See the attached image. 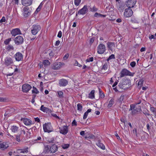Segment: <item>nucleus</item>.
<instances>
[{"instance_id":"nucleus-1","label":"nucleus","mask_w":156,"mask_h":156,"mask_svg":"<svg viewBox=\"0 0 156 156\" xmlns=\"http://www.w3.org/2000/svg\"><path fill=\"white\" fill-rule=\"evenodd\" d=\"M119 86L120 87L123 89L128 88L131 86V80L128 79H124L121 83L119 84Z\"/></svg>"},{"instance_id":"nucleus-2","label":"nucleus","mask_w":156,"mask_h":156,"mask_svg":"<svg viewBox=\"0 0 156 156\" xmlns=\"http://www.w3.org/2000/svg\"><path fill=\"white\" fill-rule=\"evenodd\" d=\"M43 128L45 132L49 133L53 131V129L51 124L50 122L45 123L43 125Z\"/></svg>"},{"instance_id":"nucleus-3","label":"nucleus","mask_w":156,"mask_h":156,"mask_svg":"<svg viewBox=\"0 0 156 156\" xmlns=\"http://www.w3.org/2000/svg\"><path fill=\"white\" fill-rule=\"evenodd\" d=\"M120 74V77L122 78L128 76H133L134 73L131 72L126 69H123L121 71Z\"/></svg>"},{"instance_id":"nucleus-4","label":"nucleus","mask_w":156,"mask_h":156,"mask_svg":"<svg viewBox=\"0 0 156 156\" xmlns=\"http://www.w3.org/2000/svg\"><path fill=\"white\" fill-rule=\"evenodd\" d=\"M41 27L38 25H34L31 27V33L34 35H36L40 30Z\"/></svg>"},{"instance_id":"nucleus-5","label":"nucleus","mask_w":156,"mask_h":156,"mask_svg":"<svg viewBox=\"0 0 156 156\" xmlns=\"http://www.w3.org/2000/svg\"><path fill=\"white\" fill-rule=\"evenodd\" d=\"M13 63L12 58L10 56H8L4 59V64L6 66L11 65Z\"/></svg>"},{"instance_id":"nucleus-6","label":"nucleus","mask_w":156,"mask_h":156,"mask_svg":"<svg viewBox=\"0 0 156 156\" xmlns=\"http://www.w3.org/2000/svg\"><path fill=\"white\" fill-rule=\"evenodd\" d=\"M133 14V11L130 8L126 9L124 13V16L126 18L131 17Z\"/></svg>"},{"instance_id":"nucleus-7","label":"nucleus","mask_w":156,"mask_h":156,"mask_svg":"<svg viewBox=\"0 0 156 156\" xmlns=\"http://www.w3.org/2000/svg\"><path fill=\"white\" fill-rule=\"evenodd\" d=\"M105 51V47L103 44H100L98 47L97 52L98 54H102Z\"/></svg>"},{"instance_id":"nucleus-8","label":"nucleus","mask_w":156,"mask_h":156,"mask_svg":"<svg viewBox=\"0 0 156 156\" xmlns=\"http://www.w3.org/2000/svg\"><path fill=\"white\" fill-rule=\"evenodd\" d=\"M136 2V0H128L126 2V4L128 8L133 7L135 5Z\"/></svg>"},{"instance_id":"nucleus-9","label":"nucleus","mask_w":156,"mask_h":156,"mask_svg":"<svg viewBox=\"0 0 156 156\" xmlns=\"http://www.w3.org/2000/svg\"><path fill=\"white\" fill-rule=\"evenodd\" d=\"M68 126H65L61 127H60L59 128L60 133L63 135L66 134L68 132Z\"/></svg>"},{"instance_id":"nucleus-10","label":"nucleus","mask_w":156,"mask_h":156,"mask_svg":"<svg viewBox=\"0 0 156 156\" xmlns=\"http://www.w3.org/2000/svg\"><path fill=\"white\" fill-rule=\"evenodd\" d=\"M64 65V63H61V62H55L53 64L52 66V68L53 69H58Z\"/></svg>"},{"instance_id":"nucleus-11","label":"nucleus","mask_w":156,"mask_h":156,"mask_svg":"<svg viewBox=\"0 0 156 156\" xmlns=\"http://www.w3.org/2000/svg\"><path fill=\"white\" fill-rule=\"evenodd\" d=\"M31 88V86L28 84H24L23 85L22 90L23 92H27Z\"/></svg>"},{"instance_id":"nucleus-12","label":"nucleus","mask_w":156,"mask_h":156,"mask_svg":"<svg viewBox=\"0 0 156 156\" xmlns=\"http://www.w3.org/2000/svg\"><path fill=\"white\" fill-rule=\"evenodd\" d=\"M23 14L24 17H26L29 16L30 14L29 8L25 7L23 9Z\"/></svg>"},{"instance_id":"nucleus-13","label":"nucleus","mask_w":156,"mask_h":156,"mask_svg":"<svg viewBox=\"0 0 156 156\" xmlns=\"http://www.w3.org/2000/svg\"><path fill=\"white\" fill-rule=\"evenodd\" d=\"M14 41L16 44H19L23 42V39L22 37L18 36L15 38Z\"/></svg>"},{"instance_id":"nucleus-14","label":"nucleus","mask_w":156,"mask_h":156,"mask_svg":"<svg viewBox=\"0 0 156 156\" xmlns=\"http://www.w3.org/2000/svg\"><path fill=\"white\" fill-rule=\"evenodd\" d=\"M87 5H84L82 9L78 11V14L80 15H84L87 13Z\"/></svg>"},{"instance_id":"nucleus-15","label":"nucleus","mask_w":156,"mask_h":156,"mask_svg":"<svg viewBox=\"0 0 156 156\" xmlns=\"http://www.w3.org/2000/svg\"><path fill=\"white\" fill-rule=\"evenodd\" d=\"M21 120L22 121L24 124L26 126L30 125L32 124L31 120L27 118H22Z\"/></svg>"},{"instance_id":"nucleus-16","label":"nucleus","mask_w":156,"mask_h":156,"mask_svg":"<svg viewBox=\"0 0 156 156\" xmlns=\"http://www.w3.org/2000/svg\"><path fill=\"white\" fill-rule=\"evenodd\" d=\"M11 34L13 36H15L17 35L21 34V33L19 29L16 28L12 30Z\"/></svg>"},{"instance_id":"nucleus-17","label":"nucleus","mask_w":156,"mask_h":156,"mask_svg":"<svg viewBox=\"0 0 156 156\" xmlns=\"http://www.w3.org/2000/svg\"><path fill=\"white\" fill-rule=\"evenodd\" d=\"M68 83V81L66 79H62L59 80V84L60 86H65Z\"/></svg>"},{"instance_id":"nucleus-18","label":"nucleus","mask_w":156,"mask_h":156,"mask_svg":"<svg viewBox=\"0 0 156 156\" xmlns=\"http://www.w3.org/2000/svg\"><path fill=\"white\" fill-rule=\"evenodd\" d=\"M15 58L16 61H19L23 59V55L20 53H17L15 55Z\"/></svg>"},{"instance_id":"nucleus-19","label":"nucleus","mask_w":156,"mask_h":156,"mask_svg":"<svg viewBox=\"0 0 156 156\" xmlns=\"http://www.w3.org/2000/svg\"><path fill=\"white\" fill-rule=\"evenodd\" d=\"M40 110L44 112L47 113L49 112L51 113V112H52V111L51 110L48 108L44 107L43 105H42L41 106Z\"/></svg>"},{"instance_id":"nucleus-20","label":"nucleus","mask_w":156,"mask_h":156,"mask_svg":"<svg viewBox=\"0 0 156 156\" xmlns=\"http://www.w3.org/2000/svg\"><path fill=\"white\" fill-rule=\"evenodd\" d=\"M22 4L25 5H30L32 3V0H21Z\"/></svg>"},{"instance_id":"nucleus-21","label":"nucleus","mask_w":156,"mask_h":156,"mask_svg":"<svg viewBox=\"0 0 156 156\" xmlns=\"http://www.w3.org/2000/svg\"><path fill=\"white\" fill-rule=\"evenodd\" d=\"M58 149L57 146L55 144L52 145L50 148V152L51 153H54Z\"/></svg>"},{"instance_id":"nucleus-22","label":"nucleus","mask_w":156,"mask_h":156,"mask_svg":"<svg viewBox=\"0 0 156 156\" xmlns=\"http://www.w3.org/2000/svg\"><path fill=\"white\" fill-rule=\"evenodd\" d=\"M9 147L8 144L6 142H3L0 144V149L5 150Z\"/></svg>"},{"instance_id":"nucleus-23","label":"nucleus","mask_w":156,"mask_h":156,"mask_svg":"<svg viewBox=\"0 0 156 156\" xmlns=\"http://www.w3.org/2000/svg\"><path fill=\"white\" fill-rule=\"evenodd\" d=\"M107 47L109 49L112 51L115 47V43L112 42H108L107 44Z\"/></svg>"},{"instance_id":"nucleus-24","label":"nucleus","mask_w":156,"mask_h":156,"mask_svg":"<svg viewBox=\"0 0 156 156\" xmlns=\"http://www.w3.org/2000/svg\"><path fill=\"white\" fill-rule=\"evenodd\" d=\"M116 7L118 9L120 12H122L124 9V6L122 5L119 3L116 4Z\"/></svg>"},{"instance_id":"nucleus-25","label":"nucleus","mask_w":156,"mask_h":156,"mask_svg":"<svg viewBox=\"0 0 156 156\" xmlns=\"http://www.w3.org/2000/svg\"><path fill=\"white\" fill-rule=\"evenodd\" d=\"M28 147L24 149H19L17 151L20 153H27L28 152Z\"/></svg>"},{"instance_id":"nucleus-26","label":"nucleus","mask_w":156,"mask_h":156,"mask_svg":"<svg viewBox=\"0 0 156 156\" xmlns=\"http://www.w3.org/2000/svg\"><path fill=\"white\" fill-rule=\"evenodd\" d=\"M96 144L98 146L100 147L102 149L105 150V147L102 143L99 142H98L96 143Z\"/></svg>"},{"instance_id":"nucleus-27","label":"nucleus","mask_w":156,"mask_h":156,"mask_svg":"<svg viewBox=\"0 0 156 156\" xmlns=\"http://www.w3.org/2000/svg\"><path fill=\"white\" fill-rule=\"evenodd\" d=\"M106 16V15H103L101 14L100 13H98L97 12H96L94 15V16L95 17H101L105 18V17Z\"/></svg>"},{"instance_id":"nucleus-28","label":"nucleus","mask_w":156,"mask_h":156,"mask_svg":"<svg viewBox=\"0 0 156 156\" xmlns=\"http://www.w3.org/2000/svg\"><path fill=\"white\" fill-rule=\"evenodd\" d=\"M95 91L94 90H92L91 92L89 94L88 97L91 99H93L94 98V93Z\"/></svg>"},{"instance_id":"nucleus-29","label":"nucleus","mask_w":156,"mask_h":156,"mask_svg":"<svg viewBox=\"0 0 156 156\" xmlns=\"http://www.w3.org/2000/svg\"><path fill=\"white\" fill-rule=\"evenodd\" d=\"M114 99L113 98H112L109 101L108 104V108H110L112 107V105L114 103Z\"/></svg>"},{"instance_id":"nucleus-30","label":"nucleus","mask_w":156,"mask_h":156,"mask_svg":"<svg viewBox=\"0 0 156 156\" xmlns=\"http://www.w3.org/2000/svg\"><path fill=\"white\" fill-rule=\"evenodd\" d=\"M18 127L16 126H12L11 127V130L12 132L15 133L18 130Z\"/></svg>"},{"instance_id":"nucleus-31","label":"nucleus","mask_w":156,"mask_h":156,"mask_svg":"<svg viewBox=\"0 0 156 156\" xmlns=\"http://www.w3.org/2000/svg\"><path fill=\"white\" fill-rule=\"evenodd\" d=\"M5 48L8 51H9L13 50L14 49L13 46L11 45H9L7 46Z\"/></svg>"},{"instance_id":"nucleus-32","label":"nucleus","mask_w":156,"mask_h":156,"mask_svg":"<svg viewBox=\"0 0 156 156\" xmlns=\"http://www.w3.org/2000/svg\"><path fill=\"white\" fill-rule=\"evenodd\" d=\"M143 81L144 80L143 79H141L139 80L137 84L138 87H139L140 88L142 86L143 82Z\"/></svg>"},{"instance_id":"nucleus-33","label":"nucleus","mask_w":156,"mask_h":156,"mask_svg":"<svg viewBox=\"0 0 156 156\" xmlns=\"http://www.w3.org/2000/svg\"><path fill=\"white\" fill-rule=\"evenodd\" d=\"M108 63H105L101 67V70H106L108 69Z\"/></svg>"},{"instance_id":"nucleus-34","label":"nucleus","mask_w":156,"mask_h":156,"mask_svg":"<svg viewBox=\"0 0 156 156\" xmlns=\"http://www.w3.org/2000/svg\"><path fill=\"white\" fill-rule=\"evenodd\" d=\"M43 63L45 67L49 65L50 64V62L48 60L43 61Z\"/></svg>"},{"instance_id":"nucleus-35","label":"nucleus","mask_w":156,"mask_h":156,"mask_svg":"<svg viewBox=\"0 0 156 156\" xmlns=\"http://www.w3.org/2000/svg\"><path fill=\"white\" fill-rule=\"evenodd\" d=\"M57 96L59 98H62L63 97V94L62 91H59L57 92Z\"/></svg>"},{"instance_id":"nucleus-36","label":"nucleus","mask_w":156,"mask_h":156,"mask_svg":"<svg viewBox=\"0 0 156 156\" xmlns=\"http://www.w3.org/2000/svg\"><path fill=\"white\" fill-rule=\"evenodd\" d=\"M44 151L45 153H48L50 151V148L48 145H46L45 146Z\"/></svg>"},{"instance_id":"nucleus-37","label":"nucleus","mask_w":156,"mask_h":156,"mask_svg":"<svg viewBox=\"0 0 156 156\" xmlns=\"http://www.w3.org/2000/svg\"><path fill=\"white\" fill-rule=\"evenodd\" d=\"M11 41V38H9L5 39L4 42V44L5 45H8Z\"/></svg>"},{"instance_id":"nucleus-38","label":"nucleus","mask_w":156,"mask_h":156,"mask_svg":"<svg viewBox=\"0 0 156 156\" xmlns=\"http://www.w3.org/2000/svg\"><path fill=\"white\" fill-rule=\"evenodd\" d=\"M99 93L100 98H104L105 97V95L100 89H99Z\"/></svg>"},{"instance_id":"nucleus-39","label":"nucleus","mask_w":156,"mask_h":156,"mask_svg":"<svg viewBox=\"0 0 156 156\" xmlns=\"http://www.w3.org/2000/svg\"><path fill=\"white\" fill-rule=\"evenodd\" d=\"M15 136L16 137L15 139L16 140L18 141V142H20V135H15L14 136Z\"/></svg>"},{"instance_id":"nucleus-40","label":"nucleus","mask_w":156,"mask_h":156,"mask_svg":"<svg viewBox=\"0 0 156 156\" xmlns=\"http://www.w3.org/2000/svg\"><path fill=\"white\" fill-rule=\"evenodd\" d=\"M113 10V8L110 7V6H108V7H106L105 9V11L107 12H110L111 11H112Z\"/></svg>"},{"instance_id":"nucleus-41","label":"nucleus","mask_w":156,"mask_h":156,"mask_svg":"<svg viewBox=\"0 0 156 156\" xmlns=\"http://www.w3.org/2000/svg\"><path fill=\"white\" fill-rule=\"evenodd\" d=\"M77 110L79 111H81L82 109V106L81 104L79 103L77 105Z\"/></svg>"},{"instance_id":"nucleus-42","label":"nucleus","mask_w":156,"mask_h":156,"mask_svg":"<svg viewBox=\"0 0 156 156\" xmlns=\"http://www.w3.org/2000/svg\"><path fill=\"white\" fill-rule=\"evenodd\" d=\"M81 0H74V3L75 5L78 6L81 2Z\"/></svg>"},{"instance_id":"nucleus-43","label":"nucleus","mask_w":156,"mask_h":156,"mask_svg":"<svg viewBox=\"0 0 156 156\" xmlns=\"http://www.w3.org/2000/svg\"><path fill=\"white\" fill-rule=\"evenodd\" d=\"M49 55L50 58H51L55 55V53L52 50L50 51V52L49 53Z\"/></svg>"},{"instance_id":"nucleus-44","label":"nucleus","mask_w":156,"mask_h":156,"mask_svg":"<svg viewBox=\"0 0 156 156\" xmlns=\"http://www.w3.org/2000/svg\"><path fill=\"white\" fill-rule=\"evenodd\" d=\"M141 110V109L140 108L138 109V110L136 109H134L132 111V114L133 115H134L136 114L138 112L140 111Z\"/></svg>"},{"instance_id":"nucleus-45","label":"nucleus","mask_w":156,"mask_h":156,"mask_svg":"<svg viewBox=\"0 0 156 156\" xmlns=\"http://www.w3.org/2000/svg\"><path fill=\"white\" fill-rule=\"evenodd\" d=\"M122 110L124 111L125 113H126L128 110V108L125 105L122 108Z\"/></svg>"},{"instance_id":"nucleus-46","label":"nucleus","mask_w":156,"mask_h":156,"mask_svg":"<svg viewBox=\"0 0 156 156\" xmlns=\"http://www.w3.org/2000/svg\"><path fill=\"white\" fill-rule=\"evenodd\" d=\"M98 9L97 8H96L95 6H94L92 8H90V10L91 12H94L97 11Z\"/></svg>"},{"instance_id":"nucleus-47","label":"nucleus","mask_w":156,"mask_h":156,"mask_svg":"<svg viewBox=\"0 0 156 156\" xmlns=\"http://www.w3.org/2000/svg\"><path fill=\"white\" fill-rule=\"evenodd\" d=\"M62 147L64 149L68 148L69 147V145L67 144H64L62 145Z\"/></svg>"},{"instance_id":"nucleus-48","label":"nucleus","mask_w":156,"mask_h":156,"mask_svg":"<svg viewBox=\"0 0 156 156\" xmlns=\"http://www.w3.org/2000/svg\"><path fill=\"white\" fill-rule=\"evenodd\" d=\"M33 89L34 90H32L33 93H35V94H37L38 93L39 91L36 88L33 87Z\"/></svg>"},{"instance_id":"nucleus-49","label":"nucleus","mask_w":156,"mask_h":156,"mask_svg":"<svg viewBox=\"0 0 156 156\" xmlns=\"http://www.w3.org/2000/svg\"><path fill=\"white\" fill-rule=\"evenodd\" d=\"M69 54L68 53L66 54L63 57V59L64 60H67L68 58V57L69 56Z\"/></svg>"},{"instance_id":"nucleus-50","label":"nucleus","mask_w":156,"mask_h":156,"mask_svg":"<svg viewBox=\"0 0 156 156\" xmlns=\"http://www.w3.org/2000/svg\"><path fill=\"white\" fill-rule=\"evenodd\" d=\"M114 58H115V55L114 54H112L109 56L108 58V60Z\"/></svg>"},{"instance_id":"nucleus-51","label":"nucleus","mask_w":156,"mask_h":156,"mask_svg":"<svg viewBox=\"0 0 156 156\" xmlns=\"http://www.w3.org/2000/svg\"><path fill=\"white\" fill-rule=\"evenodd\" d=\"M38 140H40L41 141H42L41 138V136H38L36 139L34 140L35 141H36V142H37V143H41L40 142H39L37 141H38Z\"/></svg>"},{"instance_id":"nucleus-52","label":"nucleus","mask_w":156,"mask_h":156,"mask_svg":"<svg viewBox=\"0 0 156 156\" xmlns=\"http://www.w3.org/2000/svg\"><path fill=\"white\" fill-rule=\"evenodd\" d=\"M93 59H94V58L93 57H90V58H89L87 59L86 60V61L87 62H92L93 60Z\"/></svg>"},{"instance_id":"nucleus-53","label":"nucleus","mask_w":156,"mask_h":156,"mask_svg":"<svg viewBox=\"0 0 156 156\" xmlns=\"http://www.w3.org/2000/svg\"><path fill=\"white\" fill-rule=\"evenodd\" d=\"M72 125L73 126H77V122L75 120V119L74 120H73V121L72 122Z\"/></svg>"},{"instance_id":"nucleus-54","label":"nucleus","mask_w":156,"mask_h":156,"mask_svg":"<svg viewBox=\"0 0 156 156\" xmlns=\"http://www.w3.org/2000/svg\"><path fill=\"white\" fill-rule=\"evenodd\" d=\"M19 0H12V2L15 5H18L19 3Z\"/></svg>"},{"instance_id":"nucleus-55","label":"nucleus","mask_w":156,"mask_h":156,"mask_svg":"<svg viewBox=\"0 0 156 156\" xmlns=\"http://www.w3.org/2000/svg\"><path fill=\"white\" fill-rule=\"evenodd\" d=\"M136 64V62H131L130 65L132 67H134L135 66Z\"/></svg>"},{"instance_id":"nucleus-56","label":"nucleus","mask_w":156,"mask_h":156,"mask_svg":"<svg viewBox=\"0 0 156 156\" xmlns=\"http://www.w3.org/2000/svg\"><path fill=\"white\" fill-rule=\"evenodd\" d=\"M124 95H122L120 98L119 99V101L120 102H122L124 98Z\"/></svg>"},{"instance_id":"nucleus-57","label":"nucleus","mask_w":156,"mask_h":156,"mask_svg":"<svg viewBox=\"0 0 156 156\" xmlns=\"http://www.w3.org/2000/svg\"><path fill=\"white\" fill-rule=\"evenodd\" d=\"M150 110L153 113H155L156 112L155 108L154 107H151Z\"/></svg>"},{"instance_id":"nucleus-58","label":"nucleus","mask_w":156,"mask_h":156,"mask_svg":"<svg viewBox=\"0 0 156 156\" xmlns=\"http://www.w3.org/2000/svg\"><path fill=\"white\" fill-rule=\"evenodd\" d=\"M88 113L86 112L84 113V114L83 115V119H86L87 118V115H88Z\"/></svg>"},{"instance_id":"nucleus-59","label":"nucleus","mask_w":156,"mask_h":156,"mask_svg":"<svg viewBox=\"0 0 156 156\" xmlns=\"http://www.w3.org/2000/svg\"><path fill=\"white\" fill-rule=\"evenodd\" d=\"M62 36V32L61 31H59L58 33L57 37L59 38H61Z\"/></svg>"},{"instance_id":"nucleus-60","label":"nucleus","mask_w":156,"mask_h":156,"mask_svg":"<svg viewBox=\"0 0 156 156\" xmlns=\"http://www.w3.org/2000/svg\"><path fill=\"white\" fill-rule=\"evenodd\" d=\"M130 109H129V110H133L135 108V105L132 104L130 105Z\"/></svg>"},{"instance_id":"nucleus-61","label":"nucleus","mask_w":156,"mask_h":156,"mask_svg":"<svg viewBox=\"0 0 156 156\" xmlns=\"http://www.w3.org/2000/svg\"><path fill=\"white\" fill-rule=\"evenodd\" d=\"M5 17H3L0 20V23L5 22Z\"/></svg>"},{"instance_id":"nucleus-62","label":"nucleus","mask_w":156,"mask_h":156,"mask_svg":"<svg viewBox=\"0 0 156 156\" xmlns=\"http://www.w3.org/2000/svg\"><path fill=\"white\" fill-rule=\"evenodd\" d=\"M51 115L53 116V117L56 118H59L58 117L57 115L56 114L54 113H51Z\"/></svg>"},{"instance_id":"nucleus-63","label":"nucleus","mask_w":156,"mask_h":156,"mask_svg":"<svg viewBox=\"0 0 156 156\" xmlns=\"http://www.w3.org/2000/svg\"><path fill=\"white\" fill-rule=\"evenodd\" d=\"M75 65L76 66H77L80 67H81L82 66L81 65H80L78 63V62L77 61H75Z\"/></svg>"},{"instance_id":"nucleus-64","label":"nucleus","mask_w":156,"mask_h":156,"mask_svg":"<svg viewBox=\"0 0 156 156\" xmlns=\"http://www.w3.org/2000/svg\"><path fill=\"white\" fill-rule=\"evenodd\" d=\"M60 41L58 40L56 41L55 44V46H58L60 44Z\"/></svg>"}]
</instances>
